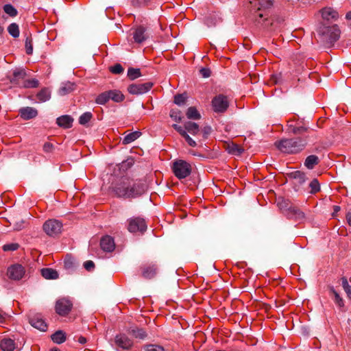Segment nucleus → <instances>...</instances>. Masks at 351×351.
<instances>
[{
	"mask_svg": "<svg viewBox=\"0 0 351 351\" xmlns=\"http://www.w3.org/2000/svg\"><path fill=\"white\" fill-rule=\"evenodd\" d=\"M111 189L118 197L134 198L143 195L146 189V185L138 181L132 182L129 178H121L116 183H113Z\"/></svg>",
	"mask_w": 351,
	"mask_h": 351,
	"instance_id": "obj_1",
	"label": "nucleus"
},
{
	"mask_svg": "<svg viewBox=\"0 0 351 351\" xmlns=\"http://www.w3.org/2000/svg\"><path fill=\"white\" fill-rule=\"evenodd\" d=\"M306 138L295 137L283 138L275 143V145L282 152L286 154H297L302 152L307 145Z\"/></svg>",
	"mask_w": 351,
	"mask_h": 351,
	"instance_id": "obj_2",
	"label": "nucleus"
},
{
	"mask_svg": "<svg viewBox=\"0 0 351 351\" xmlns=\"http://www.w3.org/2000/svg\"><path fill=\"white\" fill-rule=\"evenodd\" d=\"M318 34L322 42L331 45L339 39L340 30L337 25H324L319 28Z\"/></svg>",
	"mask_w": 351,
	"mask_h": 351,
	"instance_id": "obj_3",
	"label": "nucleus"
},
{
	"mask_svg": "<svg viewBox=\"0 0 351 351\" xmlns=\"http://www.w3.org/2000/svg\"><path fill=\"white\" fill-rule=\"evenodd\" d=\"M172 171L176 178L184 179L188 177L192 171L190 163L184 160H176L172 165Z\"/></svg>",
	"mask_w": 351,
	"mask_h": 351,
	"instance_id": "obj_4",
	"label": "nucleus"
},
{
	"mask_svg": "<svg viewBox=\"0 0 351 351\" xmlns=\"http://www.w3.org/2000/svg\"><path fill=\"white\" fill-rule=\"evenodd\" d=\"M287 132L293 134H302L308 131V128L306 127L302 120H300L295 115L287 121Z\"/></svg>",
	"mask_w": 351,
	"mask_h": 351,
	"instance_id": "obj_5",
	"label": "nucleus"
},
{
	"mask_svg": "<svg viewBox=\"0 0 351 351\" xmlns=\"http://www.w3.org/2000/svg\"><path fill=\"white\" fill-rule=\"evenodd\" d=\"M230 101L227 96L219 94L214 97L211 101L213 111L216 113H224L229 107Z\"/></svg>",
	"mask_w": 351,
	"mask_h": 351,
	"instance_id": "obj_6",
	"label": "nucleus"
},
{
	"mask_svg": "<svg viewBox=\"0 0 351 351\" xmlns=\"http://www.w3.org/2000/svg\"><path fill=\"white\" fill-rule=\"evenodd\" d=\"M45 232L51 237H54L61 232L62 223L57 219H49L43 226Z\"/></svg>",
	"mask_w": 351,
	"mask_h": 351,
	"instance_id": "obj_7",
	"label": "nucleus"
},
{
	"mask_svg": "<svg viewBox=\"0 0 351 351\" xmlns=\"http://www.w3.org/2000/svg\"><path fill=\"white\" fill-rule=\"evenodd\" d=\"M128 230L130 232H144L147 229V224L144 219L134 217L128 220Z\"/></svg>",
	"mask_w": 351,
	"mask_h": 351,
	"instance_id": "obj_8",
	"label": "nucleus"
},
{
	"mask_svg": "<svg viewBox=\"0 0 351 351\" xmlns=\"http://www.w3.org/2000/svg\"><path fill=\"white\" fill-rule=\"evenodd\" d=\"M153 85V83L150 82L143 84H132L128 86V91L132 95H142L147 93Z\"/></svg>",
	"mask_w": 351,
	"mask_h": 351,
	"instance_id": "obj_9",
	"label": "nucleus"
},
{
	"mask_svg": "<svg viewBox=\"0 0 351 351\" xmlns=\"http://www.w3.org/2000/svg\"><path fill=\"white\" fill-rule=\"evenodd\" d=\"M73 306L72 302L67 298H60L56 303V311L61 315L65 316L69 313Z\"/></svg>",
	"mask_w": 351,
	"mask_h": 351,
	"instance_id": "obj_10",
	"label": "nucleus"
},
{
	"mask_svg": "<svg viewBox=\"0 0 351 351\" xmlns=\"http://www.w3.org/2000/svg\"><path fill=\"white\" fill-rule=\"evenodd\" d=\"M158 265L154 263H147L140 267L141 276L146 279L154 278L158 272Z\"/></svg>",
	"mask_w": 351,
	"mask_h": 351,
	"instance_id": "obj_11",
	"label": "nucleus"
},
{
	"mask_svg": "<svg viewBox=\"0 0 351 351\" xmlns=\"http://www.w3.org/2000/svg\"><path fill=\"white\" fill-rule=\"evenodd\" d=\"M250 3L255 11H266L273 7L274 0H250Z\"/></svg>",
	"mask_w": 351,
	"mask_h": 351,
	"instance_id": "obj_12",
	"label": "nucleus"
},
{
	"mask_svg": "<svg viewBox=\"0 0 351 351\" xmlns=\"http://www.w3.org/2000/svg\"><path fill=\"white\" fill-rule=\"evenodd\" d=\"M25 269L21 265L16 264L8 267V276L14 280H19L25 274Z\"/></svg>",
	"mask_w": 351,
	"mask_h": 351,
	"instance_id": "obj_13",
	"label": "nucleus"
},
{
	"mask_svg": "<svg viewBox=\"0 0 351 351\" xmlns=\"http://www.w3.org/2000/svg\"><path fill=\"white\" fill-rule=\"evenodd\" d=\"M114 343L118 349L122 350H130L133 346L132 340L125 334L117 335Z\"/></svg>",
	"mask_w": 351,
	"mask_h": 351,
	"instance_id": "obj_14",
	"label": "nucleus"
},
{
	"mask_svg": "<svg viewBox=\"0 0 351 351\" xmlns=\"http://www.w3.org/2000/svg\"><path fill=\"white\" fill-rule=\"evenodd\" d=\"M27 73L24 69L16 70L13 72L10 82L12 84L23 88Z\"/></svg>",
	"mask_w": 351,
	"mask_h": 351,
	"instance_id": "obj_15",
	"label": "nucleus"
},
{
	"mask_svg": "<svg viewBox=\"0 0 351 351\" xmlns=\"http://www.w3.org/2000/svg\"><path fill=\"white\" fill-rule=\"evenodd\" d=\"M320 12L322 19L327 22L332 23L334 21H336L339 18L338 12L332 8H324Z\"/></svg>",
	"mask_w": 351,
	"mask_h": 351,
	"instance_id": "obj_16",
	"label": "nucleus"
},
{
	"mask_svg": "<svg viewBox=\"0 0 351 351\" xmlns=\"http://www.w3.org/2000/svg\"><path fill=\"white\" fill-rule=\"evenodd\" d=\"M258 16L259 19H257V22L261 23L264 28L269 31H273L277 28L278 23L275 21L273 18H265L263 19V14L261 12L258 14Z\"/></svg>",
	"mask_w": 351,
	"mask_h": 351,
	"instance_id": "obj_17",
	"label": "nucleus"
},
{
	"mask_svg": "<svg viewBox=\"0 0 351 351\" xmlns=\"http://www.w3.org/2000/svg\"><path fill=\"white\" fill-rule=\"evenodd\" d=\"M132 34L134 43L138 44L142 43L149 37L146 32V28L143 26H138L134 29Z\"/></svg>",
	"mask_w": 351,
	"mask_h": 351,
	"instance_id": "obj_18",
	"label": "nucleus"
},
{
	"mask_svg": "<svg viewBox=\"0 0 351 351\" xmlns=\"http://www.w3.org/2000/svg\"><path fill=\"white\" fill-rule=\"evenodd\" d=\"M286 216L289 219H294L296 221L302 220L304 218V214L298 207L294 206H290L287 208Z\"/></svg>",
	"mask_w": 351,
	"mask_h": 351,
	"instance_id": "obj_19",
	"label": "nucleus"
},
{
	"mask_svg": "<svg viewBox=\"0 0 351 351\" xmlns=\"http://www.w3.org/2000/svg\"><path fill=\"white\" fill-rule=\"evenodd\" d=\"M1 351H19L14 341L10 338H4L0 341Z\"/></svg>",
	"mask_w": 351,
	"mask_h": 351,
	"instance_id": "obj_20",
	"label": "nucleus"
},
{
	"mask_svg": "<svg viewBox=\"0 0 351 351\" xmlns=\"http://www.w3.org/2000/svg\"><path fill=\"white\" fill-rule=\"evenodd\" d=\"M101 249L105 252H112L114 250L115 243L114 239L110 236L103 237L100 241Z\"/></svg>",
	"mask_w": 351,
	"mask_h": 351,
	"instance_id": "obj_21",
	"label": "nucleus"
},
{
	"mask_svg": "<svg viewBox=\"0 0 351 351\" xmlns=\"http://www.w3.org/2000/svg\"><path fill=\"white\" fill-rule=\"evenodd\" d=\"M19 114L24 120H29L36 117L38 115V111L32 107H24L19 110Z\"/></svg>",
	"mask_w": 351,
	"mask_h": 351,
	"instance_id": "obj_22",
	"label": "nucleus"
},
{
	"mask_svg": "<svg viewBox=\"0 0 351 351\" xmlns=\"http://www.w3.org/2000/svg\"><path fill=\"white\" fill-rule=\"evenodd\" d=\"M30 324L41 331H46L47 329V325L45 322L39 317H34L29 320Z\"/></svg>",
	"mask_w": 351,
	"mask_h": 351,
	"instance_id": "obj_23",
	"label": "nucleus"
},
{
	"mask_svg": "<svg viewBox=\"0 0 351 351\" xmlns=\"http://www.w3.org/2000/svg\"><path fill=\"white\" fill-rule=\"evenodd\" d=\"M73 121V118L69 115H62L57 119L56 123L60 127L69 128L72 125Z\"/></svg>",
	"mask_w": 351,
	"mask_h": 351,
	"instance_id": "obj_24",
	"label": "nucleus"
},
{
	"mask_svg": "<svg viewBox=\"0 0 351 351\" xmlns=\"http://www.w3.org/2000/svg\"><path fill=\"white\" fill-rule=\"evenodd\" d=\"M108 94L110 99H112L113 101L117 103L121 102L125 99L124 95L119 90H108Z\"/></svg>",
	"mask_w": 351,
	"mask_h": 351,
	"instance_id": "obj_25",
	"label": "nucleus"
},
{
	"mask_svg": "<svg viewBox=\"0 0 351 351\" xmlns=\"http://www.w3.org/2000/svg\"><path fill=\"white\" fill-rule=\"evenodd\" d=\"M226 149L229 154L237 156L241 155L243 152V149L241 146L233 143L228 144Z\"/></svg>",
	"mask_w": 351,
	"mask_h": 351,
	"instance_id": "obj_26",
	"label": "nucleus"
},
{
	"mask_svg": "<svg viewBox=\"0 0 351 351\" xmlns=\"http://www.w3.org/2000/svg\"><path fill=\"white\" fill-rule=\"evenodd\" d=\"M42 276L45 279L53 280L58 278V274L56 270L51 268H44L41 270Z\"/></svg>",
	"mask_w": 351,
	"mask_h": 351,
	"instance_id": "obj_27",
	"label": "nucleus"
},
{
	"mask_svg": "<svg viewBox=\"0 0 351 351\" xmlns=\"http://www.w3.org/2000/svg\"><path fill=\"white\" fill-rule=\"evenodd\" d=\"M186 132L191 134L192 135H196L199 131V125L191 121H187L184 125Z\"/></svg>",
	"mask_w": 351,
	"mask_h": 351,
	"instance_id": "obj_28",
	"label": "nucleus"
},
{
	"mask_svg": "<svg viewBox=\"0 0 351 351\" xmlns=\"http://www.w3.org/2000/svg\"><path fill=\"white\" fill-rule=\"evenodd\" d=\"M319 163V158L315 155L308 156L304 162V165L308 169H312L314 167Z\"/></svg>",
	"mask_w": 351,
	"mask_h": 351,
	"instance_id": "obj_29",
	"label": "nucleus"
},
{
	"mask_svg": "<svg viewBox=\"0 0 351 351\" xmlns=\"http://www.w3.org/2000/svg\"><path fill=\"white\" fill-rule=\"evenodd\" d=\"M36 97L40 102H45L50 99L51 93L48 88H44L37 93Z\"/></svg>",
	"mask_w": 351,
	"mask_h": 351,
	"instance_id": "obj_30",
	"label": "nucleus"
},
{
	"mask_svg": "<svg viewBox=\"0 0 351 351\" xmlns=\"http://www.w3.org/2000/svg\"><path fill=\"white\" fill-rule=\"evenodd\" d=\"M75 89V84L71 82H66L59 89V94L60 95H65L71 93Z\"/></svg>",
	"mask_w": 351,
	"mask_h": 351,
	"instance_id": "obj_31",
	"label": "nucleus"
},
{
	"mask_svg": "<svg viewBox=\"0 0 351 351\" xmlns=\"http://www.w3.org/2000/svg\"><path fill=\"white\" fill-rule=\"evenodd\" d=\"M51 339L54 343H62L66 340V335L62 330H58L51 335Z\"/></svg>",
	"mask_w": 351,
	"mask_h": 351,
	"instance_id": "obj_32",
	"label": "nucleus"
},
{
	"mask_svg": "<svg viewBox=\"0 0 351 351\" xmlns=\"http://www.w3.org/2000/svg\"><path fill=\"white\" fill-rule=\"evenodd\" d=\"M186 117L189 119L199 120L201 119V115L195 107L191 106L187 109Z\"/></svg>",
	"mask_w": 351,
	"mask_h": 351,
	"instance_id": "obj_33",
	"label": "nucleus"
},
{
	"mask_svg": "<svg viewBox=\"0 0 351 351\" xmlns=\"http://www.w3.org/2000/svg\"><path fill=\"white\" fill-rule=\"evenodd\" d=\"M141 133L138 131H135L127 134L123 139V144L127 145L137 139Z\"/></svg>",
	"mask_w": 351,
	"mask_h": 351,
	"instance_id": "obj_34",
	"label": "nucleus"
},
{
	"mask_svg": "<svg viewBox=\"0 0 351 351\" xmlns=\"http://www.w3.org/2000/svg\"><path fill=\"white\" fill-rule=\"evenodd\" d=\"M8 33L14 38H18L20 34L19 27L16 23L10 24L8 27Z\"/></svg>",
	"mask_w": 351,
	"mask_h": 351,
	"instance_id": "obj_35",
	"label": "nucleus"
},
{
	"mask_svg": "<svg viewBox=\"0 0 351 351\" xmlns=\"http://www.w3.org/2000/svg\"><path fill=\"white\" fill-rule=\"evenodd\" d=\"M110 100L108 91H105L99 94L95 99V102L100 105L106 104Z\"/></svg>",
	"mask_w": 351,
	"mask_h": 351,
	"instance_id": "obj_36",
	"label": "nucleus"
},
{
	"mask_svg": "<svg viewBox=\"0 0 351 351\" xmlns=\"http://www.w3.org/2000/svg\"><path fill=\"white\" fill-rule=\"evenodd\" d=\"M130 332L134 337L138 338L141 339H144L147 337L146 332L142 328H132Z\"/></svg>",
	"mask_w": 351,
	"mask_h": 351,
	"instance_id": "obj_37",
	"label": "nucleus"
},
{
	"mask_svg": "<svg viewBox=\"0 0 351 351\" xmlns=\"http://www.w3.org/2000/svg\"><path fill=\"white\" fill-rule=\"evenodd\" d=\"M3 10L8 15L11 17H15L18 14L17 10L11 4L4 5Z\"/></svg>",
	"mask_w": 351,
	"mask_h": 351,
	"instance_id": "obj_38",
	"label": "nucleus"
},
{
	"mask_svg": "<svg viewBox=\"0 0 351 351\" xmlns=\"http://www.w3.org/2000/svg\"><path fill=\"white\" fill-rule=\"evenodd\" d=\"M141 76V70L139 69L130 68L128 70V77L134 80Z\"/></svg>",
	"mask_w": 351,
	"mask_h": 351,
	"instance_id": "obj_39",
	"label": "nucleus"
},
{
	"mask_svg": "<svg viewBox=\"0 0 351 351\" xmlns=\"http://www.w3.org/2000/svg\"><path fill=\"white\" fill-rule=\"evenodd\" d=\"M23 88H36L39 85V82L36 79H26L25 80L24 84H23Z\"/></svg>",
	"mask_w": 351,
	"mask_h": 351,
	"instance_id": "obj_40",
	"label": "nucleus"
},
{
	"mask_svg": "<svg viewBox=\"0 0 351 351\" xmlns=\"http://www.w3.org/2000/svg\"><path fill=\"white\" fill-rule=\"evenodd\" d=\"M330 292L334 296L335 303L339 306L343 307L344 306L342 298L339 296V293L335 290L333 287L330 288Z\"/></svg>",
	"mask_w": 351,
	"mask_h": 351,
	"instance_id": "obj_41",
	"label": "nucleus"
},
{
	"mask_svg": "<svg viewBox=\"0 0 351 351\" xmlns=\"http://www.w3.org/2000/svg\"><path fill=\"white\" fill-rule=\"evenodd\" d=\"M293 178L300 184H303L306 181V175L304 173L297 171L293 173Z\"/></svg>",
	"mask_w": 351,
	"mask_h": 351,
	"instance_id": "obj_42",
	"label": "nucleus"
},
{
	"mask_svg": "<svg viewBox=\"0 0 351 351\" xmlns=\"http://www.w3.org/2000/svg\"><path fill=\"white\" fill-rule=\"evenodd\" d=\"M92 117H93V115L90 112H84L80 117L79 123L81 125H85L86 123H87L88 122H89L90 121V119H92Z\"/></svg>",
	"mask_w": 351,
	"mask_h": 351,
	"instance_id": "obj_43",
	"label": "nucleus"
},
{
	"mask_svg": "<svg viewBox=\"0 0 351 351\" xmlns=\"http://www.w3.org/2000/svg\"><path fill=\"white\" fill-rule=\"evenodd\" d=\"M309 187L311 188V193L313 194L317 193L320 190L319 183L316 179H314L311 182Z\"/></svg>",
	"mask_w": 351,
	"mask_h": 351,
	"instance_id": "obj_44",
	"label": "nucleus"
},
{
	"mask_svg": "<svg viewBox=\"0 0 351 351\" xmlns=\"http://www.w3.org/2000/svg\"><path fill=\"white\" fill-rule=\"evenodd\" d=\"M145 351H164L163 347L154 344H148L143 346Z\"/></svg>",
	"mask_w": 351,
	"mask_h": 351,
	"instance_id": "obj_45",
	"label": "nucleus"
},
{
	"mask_svg": "<svg viewBox=\"0 0 351 351\" xmlns=\"http://www.w3.org/2000/svg\"><path fill=\"white\" fill-rule=\"evenodd\" d=\"M186 96L184 94L176 95L174 97V103L178 106H181L185 104Z\"/></svg>",
	"mask_w": 351,
	"mask_h": 351,
	"instance_id": "obj_46",
	"label": "nucleus"
},
{
	"mask_svg": "<svg viewBox=\"0 0 351 351\" xmlns=\"http://www.w3.org/2000/svg\"><path fill=\"white\" fill-rule=\"evenodd\" d=\"M341 280V284L343 287V289L345 290L346 293H347L348 298H350L351 290H350V285L348 284L347 278L346 277H342Z\"/></svg>",
	"mask_w": 351,
	"mask_h": 351,
	"instance_id": "obj_47",
	"label": "nucleus"
},
{
	"mask_svg": "<svg viewBox=\"0 0 351 351\" xmlns=\"http://www.w3.org/2000/svg\"><path fill=\"white\" fill-rule=\"evenodd\" d=\"M25 49L28 55H31L33 52L32 40L29 37H27L25 39Z\"/></svg>",
	"mask_w": 351,
	"mask_h": 351,
	"instance_id": "obj_48",
	"label": "nucleus"
},
{
	"mask_svg": "<svg viewBox=\"0 0 351 351\" xmlns=\"http://www.w3.org/2000/svg\"><path fill=\"white\" fill-rule=\"evenodd\" d=\"M278 206L280 210L286 214L287 211V208L290 207V203L288 200L282 199L280 202H278Z\"/></svg>",
	"mask_w": 351,
	"mask_h": 351,
	"instance_id": "obj_49",
	"label": "nucleus"
},
{
	"mask_svg": "<svg viewBox=\"0 0 351 351\" xmlns=\"http://www.w3.org/2000/svg\"><path fill=\"white\" fill-rule=\"evenodd\" d=\"M110 71L114 74H121L123 72L124 69L120 64H116L112 66H110Z\"/></svg>",
	"mask_w": 351,
	"mask_h": 351,
	"instance_id": "obj_50",
	"label": "nucleus"
},
{
	"mask_svg": "<svg viewBox=\"0 0 351 351\" xmlns=\"http://www.w3.org/2000/svg\"><path fill=\"white\" fill-rule=\"evenodd\" d=\"M170 117L176 122H180L182 120L181 112L179 110H171Z\"/></svg>",
	"mask_w": 351,
	"mask_h": 351,
	"instance_id": "obj_51",
	"label": "nucleus"
},
{
	"mask_svg": "<svg viewBox=\"0 0 351 351\" xmlns=\"http://www.w3.org/2000/svg\"><path fill=\"white\" fill-rule=\"evenodd\" d=\"M19 247V245L18 243H8L5 244L3 246V250L6 251H15Z\"/></svg>",
	"mask_w": 351,
	"mask_h": 351,
	"instance_id": "obj_52",
	"label": "nucleus"
},
{
	"mask_svg": "<svg viewBox=\"0 0 351 351\" xmlns=\"http://www.w3.org/2000/svg\"><path fill=\"white\" fill-rule=\"evenodd\" d=\"M64 263V267L66 269H71L74 267L73 259L68 255L66 256Z\"/></svg>",
	"mask_w": 351,
	"mask_h": 351,
	"instance_id": "obj_53",
	"label": "nucleus"
},
{
	"mask_svg": "<svg viewBox=\"0 0 351 351\" xmlns=\"http://www.w3.org/2000/svg\"><path fill=\"white\" fill-rule=\"evenodd\" d=\"M150 0H132V3L134 6L141 7L147 5Z\"/></svg>",
	"mask_w": 351,
	"mask_h": 351,
	"instance_id": "obj_54",
	"label": "nucleus"
},
{
	"mask_svg": "<svg viewBox=\"0 0 351 351\" xmlns=\"http://www.w3.org/2000/svg\"><path fill=\"white\" fill-rule=\"evenodd\" d=\"M172 126L182 137L184 136H186L187 132L185 128H183L182 126L177 124H173Z\"/></svg>",
	"mask_w": 351,
	"mask_h": 351,
	"instance_id": "obj_55",
	"label": "nucleus"
},
{
	"mask_svg": "<svg viewBox=\"0 0 351 351\" xmlns=\"http://www.w3.org/2000/svg\"><path fill=\"white\" fill-rule=\"evenodd\" d=\"M183 138L185 139L189 146L194 147L197 145L196 142L189 136L188 133H186V136H184Z\"/></svg>",
	"mask_w": 351,
	"mask_h": 351,
	"instance_id": "obj_56",
	"label": "nucleus"
},
{
	"mask_svg": "<svg viewBox=\"0 0 351 351\" xmlns=\"http://www.w3.org/2000/svg\"><path fill=\"white\" fill-rule=\"evenodd\" d=\"M199 73L200 74L202 75V77H210V70L208 68H202L200 70H199Z\"/></svg>",
	"mask_w": 351,
	"mask_h": 351,
	"instance_id": "obj_57",
	"label": "nucleus"
},
{
	"mask_svg": "<svg viewBox=\"0 0 351 351\" xmlns=\"http://www.w3.org/2000/svg\"><path fill=\"white\" fill-rule=\"evenodd\" d=\"M84 267L86 270L90 271L95 267V264L92 261H87L84 262Z\"/></svg>",
	"mask_w": 351,
	"mask_h": 351,
	"instance_id": "obj_58",
	"label": "nucleus"
},
{
	"mask_svg": "<svg viewBox=\"0 0 351 351\" xmlns=\"http://www.w3.org/2000/svg\"><path fill=\"white\" fill-rule=\"evenodd\" d=\"M53 145L52 143L47 142L43 145V150L45 152H50L52 151Z\"/></svg>",
	"mask_w": 351,
	"mask_h": 351,
	"instance_id": "obj_59",
	"label": "nucleus"
},
{
	"mask_svg": "<svg viewBox=\"0 0 351 351\" xmlns=\"http://www.w3.org/2000/svg\"><path fill=\"white\" fill-rule=\"evenodd\" d=\"M80 343L84 344L86 343V339L84 337L80 336L77 340Z\"/></svg>",
	"mask_w": 351,
	"mask_h": 351,
	"instance_id": "obj_60",
	"label": "nucleus"
},
{
	"mask_svg": "<svg viewBox=\"0 0 351 351\" xmlns=\"http://www.w3.org/2000/svg\"><path fill=\"white\" fill-rule=\"evenodd\" d=\"M5 314L0 313V323L2 324L5 322Z\"/></svg>",
	"mask_w": 351,
	"mask_h": 351,
	"instance_id": "obj_61",
	"label": "nucleus"
},
{
	"mask_svg": "<svg viewBox=\"0 0 351 351\" xmlns=\"http://www.w3.org/2000/svg\"><path fill=\"white\" fill-rule=\"evenodd\" d=\"M346 221L348 223V225H351V215H350V213H348L347 215H346Z\"/></svg>",
	"mask_w": 351,
	"mask_h": 351,
	"instance_id": "obj_62",
	"label": "nucleus"
},
{
	"mask_svg": "<svg viewBox=\"0 0 351 351\" xmlns=\"http://www.w3.org/2000/svg\"><path fill=\"white\" fill-rule=\"evenodd\" d=\"M210 128H204V134L206 135L210 133Z\"/></svg>",
	"mask_w": 351,
	"mask_h": 351,
	"instance_id": "obj_63",
	"label": "nucleus"
},
{
	"mask_svg": "<svg viewBox=\"0 0 351 351\" xmlns=\"http://www.w3.org/2000/svg\"><path fill=\"white\" fill-rule=\"evenodd\" d=\"M346 18L348 19V20H350L351 19V11L347 12L346 15Z\"/></svg>",
	"mask_w": 351,
	"mask_h": 351,
	"instance_id": "obj_64",
	"label": "nucleus"
}]
</instances>
